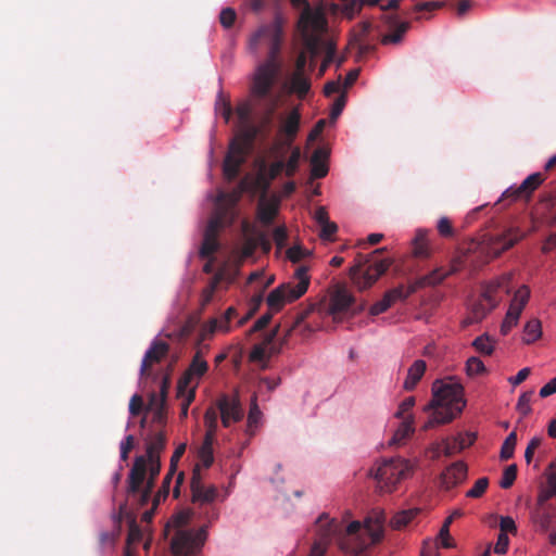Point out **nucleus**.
<instances>
[{"label": "nucleus", "mask_w": 556, "mask_h": 556, "mask_svg": "<svg viewBox=\"0 0 556 556\" xmlns=\"http://www.w3.org/2000/svg\"><path fill=\"white\" fill-rule=\"evenodd\" d=\"M282 42V26L278 20L270 24L261 26L250 38V49L257 50L261 43L268 47L267 59L257 66L252 86L251 96L255 106L263 110L260 124L261 138L266 140L271 131V125L275 112L278 108L279 99L271 93V89L277 80L281 70L279 53Z\"/></svg>", "instance_id": "obj_1"}, {"label": "nucleus", "mask_w": 556, "mask_h": 556, "mask_svg": "<svg viewBox=\"0 0 556 556\" xmlns=\"http://www.w3.org/2000/svg\"><path fill=\"white\" fill-rule=\"evenodd\" d=\"M384 516L380 513L365 519L364 525L352 521L348 526L336 518L321 514L316 520L317 539L309 556H324L329 542L336 541L340 549L352 556H362L371 545L383 538Z\"/></svg>", "instance_id": "obj_2"}, {"label": "nucleus", "mask_w": 556, "mask_h": 556, "mask_svg": "<svg viewBox=\"0 0 556 556\" xmlns=\"http://www.w3.org/2000/svg\"><path fill=\"white\" fill-rule=\"evenodd\" d=\"M465 406L464 387L460 383L435 380L432 386V400L425 407V410H432L425 428L451 422Z\"/></svg>", "instance_id": "obj_3"}, {"label": "nucleus", "mask_w": 556, "mask_h": 556, "mask_svg": "<svg viewBox=\"0 0 556 556\" xmlns=\"http://www.w3.org/2000/svg\"><path fill=\"white\" fill-rule=\"evenodd\" d=\"M239 126V131L230 141L223 164L224 176L229 181L239 176L241 166L253 150L255 140L261 137V127H257L253 122L242 123Z\"/></svg>", "instance_id": "obj_4"}, {"label": "nucleus", "mask_w": 556, "mask_h": 556, "mask_svg": "<svg viewBox=\"0 0 556 556\" xmlns=\"http://www.w3.org/2000/svg\"><path fill=\"white\" fill-rule=\"evenodd\" d=\"M514 275L511 273L504 274L501 277L485 283L482 288L481 295L469 307L467 317L463 320V327L478 324L483 320L501 302L497 296L498 291L510 292V283Z\"/></svg>", "instance_id": "obj_5"}, {"label": "nucleus", "mask_w": 556, "mask_h": 556, "mask_svg": "<svg viewBox=\"0 0 556 556\" xmlns=\"http://www.w3.org/2000/svg\"><path fill=\"white\" fill-rule=\"evenodd\" d=\"M190 520L188 511H181L173 517L172 523L177 531L172 539L170 548L176 556H188L201 548L206 539L205 527L197 531L184 529Z\"/></svg>", "instance_id": "obj_6"}, {"label": "nucleus", "mask_w": 556, "mask_h": 556, "mask_svg": "<svg viewBox=\"0 0 556 556\" xmlns=\"http://www.w3.org/2000/svg\"><path fill=\"white\" fill-rule=\"evenodd\" d=\"M386 248H379L371 255L358 254L356 256L355 264L350 268V278L358 289L371 287L389 269L392 264L390 258L372 260L374 255L380 254Z\"/></svg>", "instance_id": "obj_7"}, {"label": "nucleus", "mask_w": 556, "mask_h": 556, "mask_svg": "<svg viewBox=\"0 0 556 556\" xmlns=\"http://www.w3.org/2000/svg\"><path fill=\"white\" fill-rule=\"evenodd\" d=\"M311 278L306 266H299L293 280L275 288L267 296V305L271 312H279L288 302L300 299L308 289Z\"/></svg>", "instance_id": "obj_8"}, {"label": "nucleus", "mask_w": 556, "mask_h": 556, "mask_svg": "<svg viewBox=\"0 0 556 556\" xmlns=\"http://www.w3.org/2000/svg\"><path fill=\"white\" fill-rule=\"evenodd\" d=\"M156 479L147 477V459L143 455L137 456L127 478V498L136 501L139 507L146 506L153 492Z\"/></svg>", "instance_id": "obj_9"}, {"label": "nucleus", "mask_w": 556, "mask_h": 556, "mask_svg": "<svg viewBox=\"0 0 556 556\" xmlns=\"http://www.w3.org/2000/svg\"><path fill=\"white\" fill-rule=\"evenodd\" d=\"M414 469L409 460L394 457L384 459L376 469L370 470V475L376 479L377 486L381 492H392L395 485Z\"/></svg>", "instance_id": "obj_10"}, {"label": "nucleus", "mask_w": 556, "mask_h": 556, "mask_svg": "<svg viewBox=\"0 0 556 556\" xmlns=\"http://www.w3.org/2000/svg\"><path fill=\"white\" fill-rule=\"evenodd\" d=\"M309 309H305L299 313L292 324V326L288 329L285 337L280 340L279 343H276V337L279 332V326L275 327L269 333H267L262 343L254 345L251 351L250 359L253 362H262L266 358V353L268 352L270 355L277 354L281 351L283 344L287 343L288 337L291 331L300 327V325L305 320L308 315Z\"/></svg>", "instance_id": "obj_11"}, {"label": "nucleus", "mask_w": 556, "mask_h": 556, "mask_svg": "<svg viewBox=\"0 0 556 556\" xmlns=\"http://www.w3.org/2000/svg\"><path fill=\"white\" fill-rule=\"evenodd\" d=\"M523 238V232L515 226H509L496 235L484 236L481 245L482 250L491 257L500 256Z\"/></svg>", "instance_id": "obj_12"}, {"label": "nucleus", "mask_w": 556, "mask_h": 556, "mask_svg": "<svg viewBox=\"0 0 556 556\" xmlns=\"http://www.w3.org/2000/svg\"><path fill=\"white\" fill-rule=\"evenodd\" d=\"M300 122L301 113L298 108L292 109L286 117L280 119L278 135L281 137V140L276 141L270 148L273 154L278 155L280 150L291 147L299 132Z\"/></svg>", "instance_id": "obj_13"}, {"label": "nucleus", "mask_w": 556, "mask_h": 556, "mask_svg": "<svg viewBox=\"0 0 556 556\" xmlns=\"http://www.w3.org/2000/svg\"><path fill=\"white\" fill-rule=\"evenodd\" d=\"M530 299V289L522 285L515 292L508 311L501 326L502 334L506 336L515 326H517L519 317Z\"/></svg>", "instance_id": "obj_14"}, {"label": "nucleus", "mask_w": 556, "mask_h": 556, "mask_svg": "<svg viewBox=\"0 0 556 556\" xmlns=\"http://www.w3.org/2000/svg\"><path fill=\"white\" fill-rule=\"evenodd\" d=\"M354 296L344 286H337L330 294L328 312L333 317L345 314L353 309V312L361 311L363 306L353 308Z\"/></svg>", "instance_id": "obj_15"}, {"label": "nucleus", "mask_w": 556, "mask_h": 556, "mask_svg": "<svg viewBox=\"0 0 556 556\" xmlns=\"http://www.w3.org/2000/svg\"><path fill=\"white\" fill-rule=\"evenodd\" d=\"M217 407L220 412L222 424L229 427L231 422H238L243 417V409L239 396L224 394L217 401Z\"/></svg>", "instance_id": "obj_16"}, {"label": "nucleus", "mask_w": 556, "mask_h": 556, "mask_svg": "<svg viewBox=\"0 0 556 556\" xmlns=\"http://www.w3.org/2000/svg\"><path fill=\"white\" fill-rule=\"evenodd\" d=\"M545 177L541 173H534L528 176L520 186L509 187L502 195L501 201L527 200L532 192L544 181Z\"/></svg>", "instance_id": "obj_17"}, {"label": "nucleus", "mask_w": 556, "mask_h": 556, "mask_svg": "<svg viewBox=\"0 0 556 556\" xmlns=\"http://www.w3.org/2000/svg\"><path fill=\"white\" fill-rule=\"evenodd\" d=\"M190 489L193 503L211 504L217 496V489L214 485L205 486L203 484L202 476L200 473V465H195L193 468Z\"/></svg>", "instance_id": "obj_18"}, {"label": "nucleus", "mask_w": 556, "mask_h": 556, "mask_svg": "<svg viewBox=\"0 0 556 556\" xmlns=\"http://www.w3.org/2000/svg\"><path fill=\"white\" fill-rule=\"evenodd\" d=\"M208 369V365L206 361L203 358L200 351H198L188 369L182 375V377L179 379L177 384V396H184L185 391L187 388H191L190 383L193 378H201Z\"/></svg>", "instance_id": "obj_19"}, {"label": "nucleus", "mask_w": 556, "mask_h": 556, "mask_svg": "<svg viewBox=\"0 0 556 556\" xmlns=\"http://www.w3.org/2000/svg\"><path fill=\"white\" fill-rule=\"evenodd\" d=\"M168 351L167 342L154 340L143 356L140 368L141 377H149L151 367L160 363L168 354Z\"/></svg>", "instance_id": "obj_20"}, {"label": "nucleus", "mask_w": 556, "mask_h": 556, "mask_svg": "<svg viewBox=\"0 0 556 556\" xmlns=\"http://www.w3.org/2000/svg\"><path fill=\"white\" fill-rule=\"evenodd\" d=\"M222 224V217H213L210 219L200 248V256L202 258L211 257L218 250L217 232Z\"/></svg>", "instance_id": "obj_21"}, {"label": "nucleus", "mask_w": 556, "mask_h": 556, "mask_svg": "<svg viewBox=\"0 0 556 556\" xmlns=\"http://www.w3.org/2000/svg\"><path fill=\"white\" fill-rule=\"evenodd\" d=\"M467 477V465L464 462H455L451 464L440 475V485L444 490H451L452 488L462 483Z\"/></svg>", "instance_id": "obj_22"}, {"label": "nucleus", "mask_w": 556, "mask_h": 556, "mask_svg": "<svg viewBox=\"0 0 556 556\" xmlns=\"http://www.w3.org/2000/svg\"><path fill=\"white\" fill-rule=\"evenodd\" d=\"M247 189V182L242 180L239 186L230 192H219L217 203L220 206L218 214L215 217H224L231 211L241 199L242 193Z\"/></svg>", "instance_id": "obj_23"}, {"label": "nucleus", "mask_w": 556, "mask_h": 556, "mask_svg": "<svg viewBox=\"0 0 556 556\" xmlns=\"http://www.w3.org/2000/svg\"><path fill=\"white\" fill-rule=\"evenodd\" d=\"M446 278L447 276L443 267L434 268L431 273L413 281L410 283V292H416L417 290L426 287H435L443 282Z\"/></svg>", "instance_id": "obj_24"}, {"label": "nucleus", "mask_w": 556, "mask_h": 556, "mask_svg": "<svg viewBox=\"0 0 556 556\" xmlns=\"http://www.w3.org/2000/svg\"><path fill=\"white\" fill-rule=\"evenodd\" d=\"M327 157H328V153L324 149L318 148L313 152V155L311 159V164H312L311 178H309L311 181L314 179H320V178H324L325 176H327L328 170H329L328 165L326 163Z\"/></svg>", "instance_id": "obj_25"}, {"label": "nucleus", "mask_w": 556, "mask_h": 556, "mask_svg": "<svg viewBox=\"0 0 556 556\" xmlns=\"http://www.w3.org/2000/svg\"><path fill=\"white\" fill-rule=\"evenodd\" d=\"M166 435L163 431L150 434L146 439V458H159L166 446Z\"/></svg>", "instance_id": "obj_26"}, {"label": "nucleus", "mask_w": 556, "mask_h": 556, "mask_svg": "<svg viewBox=\"0 0 556 556\" xmlns=\"http://www.w3.org/2000/svg\"><path fill=\"white\" fill-rule=\"evenodd\" d=\"M427 364L422 359H417L408 368L407 377L404 381V389L406 391H413L422 376L425 375Z\"/></svg>", "instance_id": "obj_27"}, {"label": "nucleus", "mask_w": 556, "mask_h": 556, "mask_svg": "<svg viewBox=\"0 0 556 556\" xmlns=\"http://www.w3.org/2000/svg\"><path fill=\"white\" fill-rule=\"evenodd\" d=\"M278 213V204L275 201L261 200L257 208L258 219L266 226L270 225Z\"/></svg>", "instance_id": "obj_28"}, {"label": "nucleus", "mask_w": 556, "mask_h": 556, "mask_svg": "<svg viewBox=\"0 0 556 556\" xmlns=\"http://www.w3.org/2000/svg\"><path fill=\"white\" fill-rule=\"evenodd\" d=\"M311 89V80L303 73H293L291 77V91L300 99L305 98Z\"/></svg>", "instance_id": "obj_29"}, {"label": "nucleus", "mask_w": 556, "mask_h": 556, "mask_svg": "<svg viewBox=\"0 0 556 556\" xmlns=\"http://www.w3.org/2000/svg\"><path fill=\"white\" fill-rule=\"evenodd\" d=\"M149 409L153 410L152 421L163 426L166 421L164 399H159V396L153 393L150 397Z\"/></svg>", "instance_id": "obj_30"}, {"label": "nucleus", "mask_w": 556, "mask_h": 556, "mask_svg": "<svg viewBox=\"0 0 556 556\" xmlns=\"http://www.w3.org/2000/svg\"><path fill=\"white\" fill-rule=\"evenodd\" d=\"M413 251L415 256L420 258H428L430 256V249L427 241V231L419 229L413 240Z\"/></svg>", "instance_id": "obj_31"}, {"label": "nucleus", "mask_w": 556, "mask_h": 556, "mask_svg": "<svg viewBox=\"0 0 556 556\" xmlns=\"http://www.w3.org/2000/svg\"><path fill=\"white\" fill-rule=\"evenodd\" d=\"M542 336L541 321L536 318L529 320L523 328L522 340L526 344H532Z\"/></svg>", "instance_id": "obj_32"}, {"label": "nucleus", "mask_w": 556, "mask_h": 556, "mask_svg": "<svg viewBox=\"0 0 556 556\" xmlns=\"http://www.w3.org/2000/svg\"><path fill=\"white\" fill-rule=\"evenodd\" d=\"M258 169L264 170L269 180H275L285 169V160L282 157L277 159L269 165L261 160L258 162Z\"/></svg>", "instance_id": "obj_33"}, {"label": "nucleus", "mask_w": 556, "mask_h": 556, "mask_svg": "<svg viewBox=\"0 0 556 556\" xmlns=\"http://www.w3.org/2000/svg\"><path fill=\"white\" fill-rule=\"evenodd\" d=\"M262 418V412L257 405V396L253 394L251 397L250 410L248 415V432L254 434L255 428Z\"/></svg>", "instance_id": "obj_34"}, {"label": "nucleus", "mask_w": 556, "mask_h": 556, "mask_svg": "<svg viewBox=\"0 0 556 556\" xmlns=\"http://www.w3.org/2000/svg\"><path fill=\"white\" fill-rule=\"evenodd\" d=\"M413 432H414L413 418L409 416V417H407V419H403L402 424L395 431V433L391 440V443L401 444L407 438H409L413 434Z\"/></svg>", "instance_id": "obj_35"}, {"label": "nucleus", "mask_w": 556, "mask_h": 556, "mask_svg": "<svg viewBox=\"0 0 556 556\" xmlns=\"http://www.w3.org/2000/svg\"><path fill=\"white\" fill-rule=\"evenodd\" d=\"M418 514V509H409L397 513L390 523L393 529L400 530L406 527Z\"/></svg>", "instance_id": "obj_36"}, {"label": "nucleus", "mask_w": 556, "mask_h": 556, "mask_svg": "<svg viewBox=\"0 0 556 556\" xmlns=\"http://www.w3.org/2000/svg\"><path fill=\"white\" fill-rule=\"evenodd\" d=\"M301 160V150L295 147L292 149L291 154L287 161H285V174L287 177H293L299 169Z\"/></svg>", "instance_id": "obj_37"}, {"label": "nucleus", "mask_w": 556, "mask_h": 556, "mask_svg": "<svg viewBox=\"0 0 556 556\" xmlns=\"http://www.w3.org/2000/svg\"><path fill=\"white\" fill-rule=\"evenodd\" d=\"M472 346L482 355H491L494 351V341L484 333L472 341Z\"/></svg>", "instance_id": "obj_38"}, {"label": "nucleus", "mask_w": 556, "mask_h": 556, "mask_svg": "<svg viewBox=\"0 0 556 556\" xmlns=\"http://www.w3.org/2000/svg\"><path fill=\"white\" fill-rule=\"evenodd\" d=\"M517 444L516 431L510 432L502 444L500 457L502 460H508L514 456V451Z\"/></svg>", "instance_id": "obj_39"}, {"label": "nucleus", "mask_w": 556, "mask_h": 556, "mask_svg": "<svg viewBox=\"0 0 556 556\" xmlns=\"http://www.w3.org/2000/svg\"><path fill=\"white\" fill-rule=\"evenodd\" d=\"M552 519V514L544 509H536L532 515L533 522L540 528L542 532L548 531Z\"/></svg>", "instance_id": "obj_40"}, {"label": "nucleus", "mask_w": 556, "mask_h": 556, "mask_svg": "<svg viewBox=\"0 0 556 556\" xmlns=\"http://www.w3.org/2000/svg\"><path fill=\"white\" fill-rule=\"evenodd\" d=\"M414 292H410V285L407 288L399 286L384 293V296L389 300L390 304L393 305L397 301H404Z\"/></svg>", "instance_id": "obj_41"}, {"label": "nucleus", "mask_w": 556, "mask_h": 556, "mask_svg": "<svg viewBox=\"0 0 556 556\" xmlns=\"http://www.w3.org/2000/svg\"><path fill=\"white\" fill-rule=\"evenodd\" d=\"M319 17V13L315 12L311 5H307L302 9L299 23L304 29H307L309 26L316 25Z\"/></svg>", "instance_id": "obj_42"}, {"label": "nucleus", "mask_w": 556, "mask_h": 556, "mask_svg": "<svg viewBox=\"0 0 556 556\" xmlns=\"http://www.w3.org/2000/svg\"><path fill=\"white\" fill-rule=\"evenodd\" d=\"M174 475L175 472H172L169 469L166 476L164 477L161 488L153 497L154 506H157L162 501H164L168 496Z\"/></svg>", "instance_id": "obj_43"}, {"label": "nucleus", "mask_w": 556, "mask_h": 556, "mask_svg": "<svg viewBox=\"0 0 556 556\" xmlns=\"http://www.w3.org/2000/svg\"><path fill=\"white\" fill-rule=\"evenodd\" d=\"M443 454L451 457L464 450V444L459 443V439L446 438L441 443Z\"/></svg>", "instance_id": "obj_44"}, {"label": "nucleus", "mask_w": 556, "mask_h": 556, "mask_svg": "<svg viewBox=\"0 0 556 556\" xmlns=\"http://www.w3.org/2000/svg\"><path fill=\"white\" fill-rule=\"evenodd\" d=\"M252 111L253 105L249 101L239 103L236 108L239 124L252 122Z\"/></svg>", "instance_id": "obj_45"}, {"label": "nucleus", "mask_w": 556, "mask_h": 556, "mask_svg": "<svg viewBox=\"0 0 556 556\" xmlns=\"http://www.w3.org/2000/svg\"><path fill=\"white\" fill-rule=\"evenodd\" d=\"M485 370H486V368L480 358L472 356L467 359L466 372L468 376H470V377L477 376V375L483 374Z\"/></svg>", "instance_id": "obj_46"}, {"label": "nucleus", "mask_w": 556, "mask_h": 556, "mask_svg": "<svg viewBox=\"0 0 556 556\" xmlns=\"http://www.w3.org/2000/svg\"><path fill=\"white\" fill-rule=\"evenodd\" d=\"M215 110L223 116L226 123L230 121L232 115V109L230 102L223 98L222 92L218 94V99L215 104Z\"/></svg>", "instance_id": "obj_47"}, {"label": "nucleus", "mask_w": 556, "mask_h": 556, "mask_svg": "<svg viewBox=\"0 0 556 556\" xmlns=\"http://www.w3.org/2000/svg\"><path fill=\"white\" fill-rule=\"evenodd\" d=\"M408 28H409L408 22H401L396 25L394 31L390 35H387L382 41L384 43H387V42L396 43V42L401 41L403 35L407 31Z\"/></svg>", "instance_id": "obj_48"}, {"label": "nucleus", "mask_w": 556, "mask_h": 556, "mask_svg": "<svg viewBox=\"0 0 556 556\" xmlns=\"http://www.w3.org/2000/svg\"><path fill=\"white\" fill-rule=\"evenodd\" d=\"M516 478H517V466L509 465L508 467L505 468V470L503 472L500 485L503 489H509L514 484Z\"/></svg>", "instance_id": "obj_49"}, {"label": "nucleus", "mask_w": 556, "mask_h": 556, "mask_svg": "<svg viewBox=\"0 0 556 556\" xmlns=\"http://www.w3.org/2000/svg\"><path fill=\"white\" fill-rule=\"evenodd\" d=\"M533 395V391L523 392L517 402V410L522 415L527 416L531 413L530 402Z\"/></svg>", "instance_id": "obj_50"}, {"label": "nucleus", "mask_w": 556, "mask_h": 556, "mask_svg": "<svg viewBox=\"0 0 556 556\" xmlns=\"http://www.w3.org/2000/svg\"><path fill=\"white\" fill-rule=\"evenodd\" d=\"M438 232L443 238H452L455 235L452 222L447 217H441L437 224Z\"/></svg>", "instance_id": "obj_51"}, {"label": "nucleus", "mask_w": 556, "mask_h": 556, "mask_svg": "<svg viewBox=\"0 0 556 556\" xmlns=\"http://www.w3.org/2000/svg\"><path fill=\"white\" fill-rule=\"evenodd\" d=\"M195 388H197V386L187 388L184 396H180L181 399H184V401L181 403V408H180V416L182 418H186L188 416L189 406L193 402L194 396H195Z\"/></svg>", "instance_id": "obj_52"}, {"label": "nucleus", "mask_w": 556, "mask_h": 556, "mask_svg": "<svg viewBox=\"0 0 556 556\" xmlns=\"http://www.w3.org/2000/svg\"><path fill=\"white\" fill-rule=\"evenodd\" d=\"M256 249H257V240L254 239V236L245 237L243 244L241 247V257L249 258V257L253 256Z\"/></svg>", "instance_id": "obj_53"}, {"label": "nucleus", "mask_w": 556, "mask_h": 556, "mask_svg": "<svg viewBox=\"0 0 556 556\" xmlns=\"http://www.w3.org/2000/svg\"><path fill=\"white\" fill-rule=\"evenodd\" d=\"M488 485H489L488 478L483 477V478L478 479L475 482L473 486L467 492V496L473 497V498L480 497L488 489Z\"/></svg>", "instance_id": "obj_54"}, {"label": "nucleus", "mask_w": 556, "mask_h": 556, "mask_svg": "<svg viewBox=\"0 0 556 556\" xmlns=\"http://www.w3.org/2000/svg\"><path fill=\"white\" fill-rule=\"evenodd\" d=\"M218 415L214 408H208L204 414V425L207 431L216 432Z\"/></svg>", "instance_id": "obj_55"}, {"label": "nucleus", "mask_w": 556, "mask_h": 556, "mask_svg": "<svg viewBox=\"0 0 556 556\" xmlns=\"http://www.w3.org/2000/svg\"><path fill=\"white\" fill-rule=\"evenodd\" d=\"M452 523V518H446L440 529L439 538L442 540V546L445 548L452 547L451 536H450V526Z\"/></svg>", "instance_id": "obj_56"}, {"label": "nucleus", "mask_w": 556, "mask_h": 556, "mask_svg": "<svg viewBox=\"0 0 556 556\" xmlns=\"http://www.w3.org/2000/svg\"><path fill=\"white\" fill-rule=\"evenodd\" d=\"M308 254V251L303 249L301 245H294L287 250V257L292 263H298Z\"/></svg>", "instance_id": "obj_57"}, {"label": "nucleus", "mask_w": 556, "mask_h": 556, "mask_svg": "<svg viewBox=\"0 0 556 556\" xmlns=\"http://www.w3.org/2000/svg\"><path fill=\"white\" fill-rule=\"evenodd\" d=\"M236 12L231 8L223 9L219 14V22L225 28H230L236 21Z\"/></svg>", "instance_id": "obj_58"}, {"label": "nucleus", "mask_w": 556, "mask_h": 556, "mask_svg": "<svg viewBox=\"0 0 556 556\" xmlns=\"http://www.w3.org/2000/svg\"><path fill=\"white\" fill-rule=\"evenodd\" d=\"M273 239L279 250L286 247L288 232L285 226H279L274 230Z\"/></svg>", "instance_id": "obj_59"}, {"label": "nucleus", "mask_w": 556, "mask_h": 556, "mask_svg": "<svg viewBox=\"0 0 556 556\" xmlns=\"http://www.w3.org/2000/svg\"><path fill=\"white\" fill-rule=\"evenodd\" d=\"M147 459V476L156 479L161 471V462L159 458Z\"/></svg>", "instance_id": "obj_60"}, {"label": "nucleus", "mask_w": 556, "mask_h": 556, "mask_svg": "<svg viewBox=\"0 0 556 556\" xmlns=\"http://www.w3.org/2000/svg\"><path fill=\"white\" fill-rule=\"evenodd\" d=\"M465 264V256L458 255L452 258L448 269H444L447 277L462 270Z\"/></svg>", "instance_id": "obj_61"}, {"label": "nucleus", "mask_w": 556, "mask_h": 556, "mask_svg": "<svg viewBox=\"0 0 556 556\" xmlns=\"http://www.w3.org/2000/svg\"><path fill=\"white\" fill-rule=\"evenodd\" d=\"M509 545V538L506 533H498L497 541L494 546V553L498 555H504L507 553Z\"/></svg>", "instance_id": "obj_62"}, {"label": "nucleus", "mask_w": 556, "mask_h": 556, "mask_svg": "<svg viewBox=\"0 0 556 556\" xmlns=\"http://www.w3.org/2000/svg\"><path fill=\"white\" fill-rule=\"evenodd\" d=\"M135 445V438L134 435L129 434L125 438L124 441L121 443V458L122 460H127L128 455L130 451L134 448Z\"/></svg>", "instance_id": "obj_63"}, {"label": "nucleus", "mask_w": 556, "mask_h": 556, "mask_svg": "<svg viewBox=\"0 0 556 556\" xmlns=\"http://www.w3.org/2000/svg\"><path fill=\"white\" fill-rule=\"evenodd\" d=\"M542 205L548 211L551 217L556 220V193L545 198L542 201Z\"/></svg>", "instance_id": "obj_64"}]
</instances>
